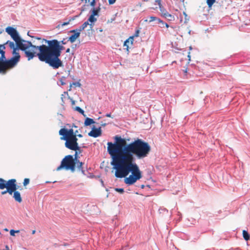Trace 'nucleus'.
<instances>
[{"label":"nucleus","mask_w":250,"mask_h":250,"mask_svg":"<svg viewBox=\"0 0 250 250\" xmlns=\"http://www.w3.org/2000/svg\"><path fill=\"white\" fill-rule=\"evenodd\" d=\"M150 150L148 143L140 139L128 144L125 139L115 136L113 143H107V152L112 159L110 164L115 170V177L125 178V184L133 185L142 177L135 157L138 159L146 158Z\"/></svg>","instance_id":"f257e3e1"},{"label":"nucleus","mask_w":250,"mask_h":250,"mask_svg":"<svg viewBox=\"0 0 250 250\" xmlns=\"http://www.w3.org/2000/svg\"><path fill=\"white\" fill-rule=\"evenodd\" d=\"M45 41L48 45L36 46L33 45L31 42L23 40L17 47L24 52L28 61L37 56L40 61L45 62L54 69L62 66L63 63L60 57L64 47L57 40H45Z\"/></svg>","instance_id":"f03ea898"},{"label":"nucleus","mask_w":250,"mask_h":250,"mask_svg":"<svg viewBox=\"0 0 250 250\" xmlns=\"http://www.w3.org/2000/svg\"><path fill=\"white\" fill-rule=\"evenodd\" d=\"M2 183H0V189H3L6 188V190L1 192V194L4 195L8 193L10 195H12L14 191L17 189L16 180L15 179H11L8 181H0Z\"/></svg>","instance_id":"7ed1b4c3"},{"label":"nucleus","mask_w":250,"mask_h":250,"mask_svg":"<svg viewBox=\"0 0 250 250\" xmlns=\"http://www.w3.org/2000/svg\"><path fill=\"white\" fill-rule=\"evenodd\" d=\"M66 170H71L72 172L75 171V162L72 155L66 156L62 160L61 164L57 168V170L59 171L62 168Z\"/></svg>","instance_id":"20e7f679"},{"label":"nucleus","mask_w":250,"mask_h":250,"mask_svg":"<svg viewBox=\"0 0 250 250\" xmlns=\"http://www.w3.org/2000/svg\"><path fill=\"white\" fill-rule=\"evenodd\" d=\"M6 44L9 45L10 48L13 49L12 54L13 57L9 60L7 62L10 65H17L20 61L21 56L18 52V48L15 47V44L13 42L8 41Z\"/></svg>","instance_id":"39448f33"},{"label":"nucleus","mask_w":250,"mask_h":250,"mask_svg":"<svg viewBox=\"0 0 250 250\" xmlns=\"http://www.w3.org/2000/svg\"><path fill=\"white\" fill-rule=\"evenodd\" d=\"M0 73L5 74L8 69L12 68L16 65H10L8 63V60H6L5 57V51L3 50L0 51Z\"/></svg>","instance_id":"423d86ee"},{"label":"nucleus","mask_w":250,"mask_h":250,"mask_svg":"<svg viewBox=\"0 0 250 250\" xmlns=\"http://www.w3.org/2000/svg\"><path fill=\"white\" fill-rule=\"evenodd\" d=\"M5 31L15 42L17 46L20 45V43L24 40L21 38L17 30L12 27L8 26L6 28Z\"/></svg>","instance_id":"0eeeda50"},{"label":"nucleus","mask_w":250,"mask_h":250,"mask_svg":"<svg viewBox=\"0 0 250 250\" xmlns=\"http://www.w3.org/2000/svg\"><path fill=\"white\" fill-rule=\"evenodd\" d=\"M62 140L65 141V146L66 148L74 151L80 150V147L79 146L77 143L78 139L77 138Z\"/></svg>","instance_id":"6e6552de"},{"label":"nucleus","mask_w":250,"mask_h":250,"mask_svg":"<svg viewBox=\"0 0 250 250\" xmlns=\"http://www.w3.org/2000/svg\"><path fill=\"white\" fill-rule=\"evenodd\" d=\"M59 134L62 136L61 139H66L67 138H74L76 137V133L72 128L67 130L65 128H62L59 131Z\"/></svg>","instance_id":"1a4fd4ad"},{"label":"nucleus","mask_w":250,"mask_h":250,"mask_svg":"<svg viewBox=\"0 0 250 250\" xmlns=\"http://www.w3.org/2000/svg\"><path fill=\"white\" fill-rule=\"evenodd\" d=\"M88 135L94 138H97L102 134L101 127L98 128H95L94 127L92 128L91 131L88 133Z\"/></svg>","instance_id":"9d476101"},{"label":"nucleus","mask_w":250,"mask_h":250,"mask_svg":"<svg viewBox=\"0 0 250 250\" xmlns=\"http://www.w3.org/2000/svg\"><path fill=\"white\" fill-rule=\"evenodd\" d=\"M70 32L73 33V34L69 37L68 41H70L71 43H73L80 36L81 32L79 31L78 29H76L71 30Z\"/></svg>","instance_id":"9b49d317"},{"label":"nucleus","mask_w":250,"mask_h":250,"mask_svg":"<svg viewBox=\"0 0 250 250\" xmlns=\"http://www.w3.org/2000/svg\"><path fill=\"white\" fill-rule=\"evenodd\" d=\"M159 9L162 16L164 17L165 18L167 19L169 21H172L174 19V17L169 14L163 7H160V8Z\"/></svg>","instance_id":"f8f14e48"},{"label":"nucleus","mask_w":250,"mask_h":250,"mask_svg":"<svg viewBox=\"0 0 250 250\" xmlns=\"http://www.w3.org/2000/svg\"><path fill=\"white\" fill-rule=\"evenodd\" d=\"M75 167L76 166L78 169L80 170H81L83 173H84V171L83 169L82 166L83 165V163L82 162H80L77 159V152L76 151L75 154Z\"/></svg>","instance_id":"ddd939ff"},{"label":"nucleus","mask_w":250,"mask_h":250,"mask_svg":"<svg viewBox=\"0 0 250 250\" xmlns=\"http://www.w3.org/2000/svg\"><path fill=\"white\" fill-rule=\"evenodd\" d=\"M13 193V197L15 200L19 203H21L22 201V199L21 198L20 193L19 191L16 190L14 191Z\"/></svg>","instance_id":"4468645a"},{"label":"nucleus","mask_w":250,"mask_h":250,"mask_svg":"<svg viewBox=\"0 0 250 250\" xmlns=\"http://www.w3.org/2000/svg\"><path fill=\"white\" fill-rule=\"evenodd\" d=\"M153 21H156L157 23V22H162V21L161 20L154 16L149 17L148 18V19L145 20V21H148L149 22H151Z\"/></svg>","instance_id":"2eb2a0df"},{"label":"nucleus","mask_w":250,"mask_h":250,"mask_svg":"<svg viewBox=\"0 0 250 250\" xmlns=\"http://www.w3.org/2000/svg\"><path fill=\"white\" fill-rule=\"evenodd\" d=\"M96 21H97V19L96 18H95V17L93 16V15L90 16L87 21H88V22L89 21L91 22V23L89 24L90 26V28H92V27L93 26V24H92V23L95 22Z\"/></svg>","instance_id":"dca6fc26"},{"label":"nucleus","mask_w":250,"mask_h":250,"mask_svg":"<svg viewBox=\"0 0 250 250\" xmlns=\"http://www.w3.org/2000/svg\"><path fill=\"white\" fill-rule=\"evenodd\" d=\"M95 122L92 119L89 118H86L84 122V125L85 126L89 125L92 124H94Z\"/></svg>","instance_id":"f3484780"},{"label":"nucleus","mask_w":250,"mask_h":250,"mask_svg":"<svg viewBox=\"0 0 250 250\" xmlns=\"http://www.w3.org/2000/svg\"><path fill=\"white\" fill-rule=\"evenodd\" d=\"M100 6L95 9L94 8V7H93V9L92 10V11H91V15H93V16H98V13L100 12Z\"/></svg>","instance_id":"a211bd4d"},{"label":"nucleus","mask_w":250,"mask_h":250,"mask_svg":"<svg viewBox=\"0 0 250 250\" xmlns=\"http://www.w3.org/2000/svg\"><path fill=\"white\" fill-rule=\"evenodd\" d=\"M89 24L88 21H86L84 22L82 25V26H81L78 29L79 30V31L81 32L82 31L84 30Z\"/></svg>","instance_id":"6ab92c4d"},{"label":"nucleus","mask_w":250,"mask_h":250,"mask_svg":"<svg viewBox=\"0 0 250 250\" xmlns=\"http://www.w3.org/2000/svg\"><path fill=\"white\" fill-rule=\"evenodd\" d=\"M243 236L245 240H248L250 239V235L245 230L243 231Z\"/></svg>","instance_id":"aec40b11"},{"label":"nucleus","mask_w":250,"mask_h":250,"mask_svg":"<svg viewBox=\"0 0 250 250\" xmlns=\"http://www.w3.org/2000/svg\"><path fill=\"white\" fill-rule=\"evenodd\" d=\"M74 110L77 111H78L79 113L82 114L84 117L86 116V115L84 114V111L82 108H81L80 107H79V106L75 107Z\"/></svg>","instance_id":"412c9836"},{"label":"nucleus","mask_w":250,"mask_h":250,"mask_svg":"<svg viewBox=\"0 0 250 250\" xmlns=\"http://www.w3.org/2000/svg\"><path fill=\"white\" fill-rule=\"evenodd\" d=\"M215 2V0H207V3L209 7H211Z\"/></svg>","instance_id":"4be33fe9"},{"label":"nucleus","mask_w":250,"mask_h":250,"mask_svg":"<svg viewBox=\"0 0 250 250\" xmlns=\"http://www.w3.org/2000/svg\"><path fill=\"white\" fill-rule=\"evenodd\" d=\"M65 80V77H62L60 79V82L61 83V85H63L65 84V83L64 82Z\"/></svg>","instance_id":"5701e85b"},{"label":"nucleus","mask_w":250,"mask_h":250,"mask_svg":"<svg viewBox=\"0 0 250 250\" xmlns=\"http://www.w3.org/2000/svg\"><path fill=\"white\" fill-rule=\"evenodd\" d=\"M20 232V230H15L14 229H11L10 230V234L12 236H15V233H18Z\"/></svg>","instance_id":"b1692460"},{"label":"nucleus","mask_w":250,"mask_h":250,"mask_svg":"<svg viewBox=\"0 0 250 250\" xmlns=\"http://www.w3.org/2000/svg\"><path fill=\"white\" fill-rule=\"evenodd\" d=\"M115 190L120 193H123L124 192V188H115Z\"/></svg>","instance_id":"393cba45"},{"label":"nucleus","mask_w":250,"mask_h":250,"mask_svg":"<svg viewBox=\"0 0 250 250\" xmlns=\"http://www.w3.org/2000/svg\"><path fill=\"white\" fill-rule=\"evenodd\" d=\"M155 4H158L159 5V8L160 7H163L161 4V0H154Z\"/></svg>","instance_id":"a878e982"},{"label":"nucleus","mask_w":250,"mask_h":250,"mask_svg":"<svg viewBox=\"0 0 250 250\" xmlns=\"http://www.w3.org/2000/svg\"><path fill=\"white\" fill-rule=\"evenodd\" d=\"M29 179L28 178H25L23 183V186H26L29 183Z\"/></svg>","instance_id":"bb28decb"},{"label":"nucleus","mask_w":250,"mask_h":250,"mask_svg":"<svg viewBox=\"0 0 250 250\" xmlns=\"http://www.w3.org/2000/svg\"><path fill=\"white\" fill-rule=\"evenodd\" d=\"M128 43H129V40H126L124 44V46H126V49L127 50H128Z\"/></svg>","instance_id":"cd10ccee"},{"label":"nucleus","mask_w":250,"mask_h":250,"mask_svg":"<svg viewBox=\"0 0 250 250\" xmlns=\"http://www.w3.org/2000/svg\"><path fill=\"white\" fill-rule=\"evenodd\" d=\"M73 85L75 86L80 87L81 84L79 82H74L72 83Z\"/></svg>","instance_id":"c85d7f7f"},{"label":"nucleus","mask_w":250,"mask_h":250,"mask_svg":"<svg viewBox=\"0 0 250 250\" xmlns=\"http://www.w3.org/2000/svg\"><path fill=\"white\" fill-rule=\"evenodd\" d=\"M127 40H129V42H130L131 44H132L134 41V36L130 37Z\"/></svg>","instance_id":"c756f323"},{"label":"nucleus","mask_w":250,"mask_h":250,"mask_svg":"<svg viewBox=\"0 0 250 250\" xmlns=\"http://www.w3.org/2000/svg\"><path fill=\"white\" fill-rule=\"evenodd\" d=\"M70 21H71V20H70L69 21H68L67 22H63L62 23L61 26L62 27H63V26H64L65 25H68Z\"/></svg>","instance_id":"7c9ffc66"},{"label":"nucleus","mask_w":250,"mask_h":250,"mask_svg":"<svg viewBox=\"0 0 250 250\" xmlns=\"http://www.w3.org/2000/svg\"><path fill=\"white\" fill-rule=\"evenodd\" d=\"M116 0H108L109 4H113L115 3Z\"/></svg>","instance_id":"2f4dec72"},{"label":"nucleus","mask_w":250,"mask_h":250,"mask_svg":"<svg viewBox=\"0 0 250 250\" xmlns=\"http://www.w3.org/2000/svg\"><path fill=\"white\" fill-rule=\"evenodd\" d=\"M139 30H137V31L135 32V34H134V36H134V37H138V36H139Z\"/></svg>","instance_id":"473e14b6"},{"label":"nucleus","mask_w":250,"mask_h":250,"mask_svg":"<svg viewBox=\"0 0 250 250\" xmlns=\"http://www.w3.org/2000/svg\"><path fill=\"white\" fill-rule=\"evenodd\" d=\"M5 48L4 45H0V51H1L2 49H4Z\"/></svg>","instance_id":"72a5a7b5"},{"label":"nucleus","mask_w":250,"mask_h":250,"mask_svg":"<svg viewBox=\"0 0 250 250\" xmlns=\"http://www.w3.org/2000/svg\"><path fill=\"white\" fill-rule=\"evenodd\" d=\"M157 23H161V27H163L164 26L165 23L162 21V22H157Z\"/></svg>","instance_id":"f704fd0d"},{"label":"nucleus","mask_w":250,"mask_h":250,"mask_svg":"<svg viewBox=\"0 0 250 250\" xmlns=\"http://www.w3.org/2000/svg\"><path fill=\"white\" fill-rule=\"evenodd\" d=\"M105 116H106V117H111V113H107V114L105 115Z\"/></svg>","instance_id":"c9c22d12"},{"label":"nucleus","mask_w":250,"mask_h":250,"mask_svg":"<svg viewBox=\"0 0 250 250\" xmlns=\"http://www.w3.org/2000/svg\"><path fill=\"white\" fill-rule=\"evenodd\" d=\"M77 137H78L79 138H82L83 137V135L81 134H77Z\"/></svg>","instance_id":"e433bc0d"},{"label":"nucleus","mask_w":250,"mask_h":250,"mask_svg":"<svg viewBox=\"0 0 250 250\" xmlns=\"http://www.w3.org/2000/svg\"><path fill=\"white\" fill-rule=\"evenodd\" d=\"M101 125V126H105L106 125V123H102Z\"/></svg>","instance_id":"4c0bfd02"},{"label":"nucleus","mask_w":250,"mask_h":250,"mask_svg":"<svg viewBox=\"0 0 250 250\" xmlns=\"http://www.w3.org/2000/svg\"><path fill=\"white\" fill-rule=\"evenodd\" d=\"M5 250H10L9 249V247L7 245L5 246Z\"/></svg>","instance_id":"58836bf2"},{"label":"nucleus","mask_w":250,"mask_h":250,"mask_svg":"<svg viewBox=\"0 0 250 250\" xmlns=\"http://www.w3.org/2000/svg\"><path fill=\"white\" fill-rule=\"evenodd\" d=\"M72 85H73V84H72V83H71V84H70L69 91H70V90H71Z\"/></svg>","instance_id":"ea45409f"},{"label":"nucleus","mask_w":250,"mask_h":250,"mask_svg":"<svg viewBox=\"0 0 250 250\" xmlns=\"http://www.w3.org/2000/svg\"><path fill=\"white\" fill-rule=\"evenodd\" d=\"M78 130H76L75 131H74V133H76V137H77V134H78Z\"/></svg>","instance_id":"a19ab883"},{"label":"nucleus","mask_w":250,"mask_h":250,"mask_svg":"<svg viewBox=\"0 0 250 250\" xmlns=\"http://www.w3.org/2000/svg\"><path fill=\"white\" fill-rule=\"evenodd\" d=\"M188 58L189 59V60H190V52H188Z\"/></svg>","instance_id":"79ce46f5"},{"label":"nucleus","mask_w":250,"mask_h":250,"mask_svg":"<svg viewBox=\"0 0 250 250\" xmlns=\"http://www.w3.org/2000/svg\"><path fill=\"white\" fill-rule=\"evenodd\" d=\"M70 52V48H67L66 50V53H69Z\"/></svg>","instance_id":"37998d69"},{"label":"nucleus","mask_w":250,"mask_h":250,"mask_svg":"<svg viewBox=\"0 0 250 250\" xmlns=\"http://www.w3.org/2000/svg\"><path fill=\"white\" fill-rule=\"evenodd\" d=\"M164 26H166V27H167H167H168V25L167 23H165V25H164Z\"/></svg>","instance_id":"c03bdc74"},{"label":"nucleus","mask_w":250,"mask_h":250,"mask_svg":"<svg viewBox=\"0 0 250 250\" xmlns=\"http://www.w3.org/2000/svg\"><path fill=\"white\" fill-rule=\"evenodd\" d=\"M61 42H62V44H65V42H64V40L62 41Z\"/></svg>","instance_id":"a18cd8bd"},{"label":"nucleus","mask_w":250,"mask_h":250,"mask_svg":"<svg viewBox=\"0 0 250 250\" xmlns=\"http://www.w3.org/2000/svg\"><path fill=\"white\" fill-rule=\"evenodd\" d=\"M35 232H36L35 230H33L32 231V233L33 234H35Z\"/></svg>","instance_id":"49530a36"},{"label":"nucleus","mask_w":250,"mask_h":250,"mask_svg":"<svg viewBox=\"0 0 250 250\" xmlns=\"http://www.w3.org/2000/svg\"><path fill=\"white\" fill-rule=\"evenodd\" d=\"M144 187H145V186L143 185H141V188H144Z\"/></svg>","instance_id":"de8ad7c7"},{"label":"nucleus","mask_w":250,"mask_h":250,"mask_svg":"<svg viewBox=\"0 0 250 250\" xmlns=\"http://www.w3.org/2000/svg\"><path fill=\"white\" fill-rule=\"evenodd\" d=\"M75 104V101H72V104Z\"/></svg>","instance_id":"09e8293b"},{"label":"nucleus","mask_w":250,"mask_h":250,"mask_svg":"<svg viewBox=\"0 0 250 250\" xmlns=\"http://www.w3.org/2000/svg\"><path fill=\"white\" fill-rule=\"evenodd\" d=\"M0 181H5V180H4L2 178H0ZM0 183H1V182H0Z\"/></svg>","instance_id":"8fccbe9b"},{"label":"nucleus","mask_w":250,"mask_h":250,"mask_svg":"<svg viewBox=\"0 0 250 250\" xmlns=\"http://www.w3.org/2000/svg\"><path fill=\"white\" fill-rule=\"evenodd\" d=\"M192 49V47L191 46H190L189 47V50H191Z\"/></svg>","instance_id":"3c124183"},{"label":"nucleus","mask_w":250,"mask_h":250,"mask_svg":"<svg viewBox=\"0 0 250 250\" xmlns=\"http://www.w3.org/2000/svg\"><path fill=\"white\" fill-rule=\"evenodd\" d=\"M36 39H38V40H41L40 38H37Z\"/></svg>","instance_id":"603ef678"},{"label":"nucleus","mask_w":250,"mask_h":250,"mask_svg":"<svg viewBox=\"0 0 250 250\" xmlns=\"http://www.w3.org/2000/svg\"><path fill=\"white\" fill-rule=\"evenodd\" d=\"M5 230L6 231H7V230H8V229H5Z\"/></svg>","instance_id":"864d4df0"},{"label":"nucleus","mask_w":250,"mask_h":250,"mask_svg":"<svg viewBox=\"0 0 250 250\" xmlns=\"http://www.w3.org/2000/svg\"><path fill=\"white\" fill-rule=\"evenodd\" d=\"M0 33H1V31H0Z\"/></svg>","instance_id":"5fc2aeb1"}]
</instances>
